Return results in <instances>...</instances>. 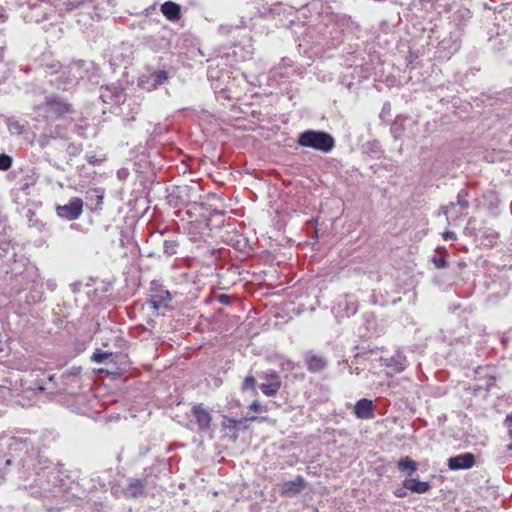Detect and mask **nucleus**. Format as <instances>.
<instances>
[{"label": "nucleus", "mask_w": 512, "mask_h": 512, "mask_svg": "<svg viewBox=\"0 0 512 512\" xmlns=\"http://www.w3.org/2000/svg\"><path fill=\"white\" fill-rule=\"evenodd\" d=\"M18 284L10 290L11 303L17 308V313L25 315L32 307L43 300L44 292L42 282L38 279L35 268H27L25 273H20Z\"/></svg>", "instance_id": "1"}, {"label": "nucleus", "mask_w": 512, "mask_h": 512, "mask_svg": "<svg viewBox=\"0 0 512 512\" xmlns=\"http://www.w3.org/2000/svg\"><path fill=\"white\" fill-rule=\"evenodd\" d=\"M36 475L35 484L40 488V494L44 497L56 496L65 486L60 468L53 463L40 467Z\"/></svg>", "instance_id": "2"}, {"label": "nucleus", "mask_w": 512, "mask_h": 512, "mask_svg": "<svg viewBox=\"0 0 512 512\" xmlns=\"http://www.w3.org/2000/svg\"><path fill=\"white\" fill-rule=\"evenodd\" d=\"M84 63L83 60H80L70 67H63L59 62L47 64L45 66L46 73L51 76L59 74L56 75L55 78L50 79L49 82L57 89L64 91L72 88L77 83L78 77H83L80 70Z\"/></svg>", "instance_id": "3"}, {"label": "nucleus", "mask_w": 512, "mask_h": 512, "mask_svg": "<svg viewBox=\"0 0 512 512\" xmlns=\"http://www.w3.org/2000/svg\"><path fill=\"white\" fill-rule=\"evenodd\" d=\"M71 105L59 96L50 95L33 108V118L37 121H55L65 114L71 113Z\"/></svg>", "instance_id": "4"}, {"label": "nucleus", "mask_w": 512, "mask_h": 512, "mask_svg": "<svg viewBox=\"0 0 512 512\" xmlns=\"http://www.w3.org/2000/svg\"><path fill=\"white\" fill-rule=\"evenodd\" d=\"M297 144L303 148L313 149L321 153H330L336 145L335 138L324 130L307 129L297 136Z\"/></svg>", "instance_id": "5"}, {"label": "nucleus", "mask_w": 512, "mask_h": 512, "mask_svg": "<svg viewBox=\"0 0 512 512\" xmlns=\"http://www.w3.org/2000/svg\"><path fill=\"white\" fill-rule=\"evenodd\" d=\"M344 19H331L328 23L321 24L318 27L320 34L319 44L328 48H335L344 39Z\"/></svg>", "instance_id": "6"}, {"label": "nucleus", "mask_w": 512, "mask_h": 512, "mask_svg": "<svg viewBox=\"0 0 512 512\" xmlns=\"http://www.w3.org/2000/svg\"><path fill=\"white\" fill-rule=\"evenodd\" d=\"M458 29L450 32L447 36L442 38L434 53V57L439 60H449L461 47V33L460 23L457 25Z\"/></svg>", "instance_id": "7"}, {"label": "nucleus", "mask_w": 512, "mask_h": 512, "mask_svg": "<svg viewBox=\"0 0 512 512\" xmlns=\"http://www.w3.org/2000/svg\"><path fill=\"white\" fill-rule=\"evenodd\" d=\"M171 293L156 281L151 283L149 298L147 303L153 310L166 307L171 301Z\"/></svg>", "instance_id": "8"}, {"label": "nucleus", "mask_w": 512, "mask_h": 512, "mask_svg": "<svg viewBox=\"0 0 512 512\" xmlns=\"http://www.w3.org/2000/svg\"><path fill=\"white\" fill-rule=\"evenodd\" d=\"M81 367H72L61 375L62 389L71 395L78 394L81 390Z\"/></svg>", "instance_id": "9"}, {"label": "nucleus", "mask_w": 512, "mask_h": 512, "mask_svg": "<svg viewBox=\"0 0 512 512\" xmlns=\"http://www.w3.org/2000/svg\"><path fill=\"white\" fill-rule=\"evenodd\" d=\"M82 212L83 200L79 197H73L66 204L56 206L57 215L67 221L78 219Z\"/></svg>", "instance_id": "10"}, {"label": "nucleus", "mask_w": 512, "mask_h": 512, "mask_svg": "<svg viewBox=\"0 0 512 512\" xmlns=\"http://www.w3.org/2000/svg\"><path fill=\"white\" fill-rule=\"evenodd\" d=\"M148 485V476L142 474L141 477H129L126 485L123 487V495L127 498L136 499L145 495Z\"/></svg>", "instance_id": "11"}, {"label": "nucleus", "mask_w": 512, "mask_h": 512, "mask_svg": "<svg viewBox=\"0 0 512 512\" xmlns=\"http://www.w3.org/2000/svg\"><path fill=\"white\" fill-rule=\"evenodd\" d=\"M193 422L197 425L199 433H207L211 428L212 415L202 403L196 404L191 408Z\"/></svg>", "instance_id": "12"}, {"label": "nucleus", "mask_w": 512, "mask_h": 512, "mask_svg": "<svg viewBox=\"0 0 512 512\" xmlns=\"http://www.w3.org/2000/svg\"><path fill=\"white\" fill-rule=\"evenodd\" d=\"M469 193L466 189H461L457 193L456 202H451L445 207L444 214L447 219L454 217L459 218L465 216L464 211L469 207Z\"/></svg>", "instance_id": "13"}, {"label": "nucleus", "mask_w": 512, "mask_h": 512, "mask_svg": "<svg viewBox=\"0 0 512 512\" xmlns=\"http://www.w3.org/2000/svg\"><path fill=\"white\" fill-rule=\"evenodd\" d=\"M125 97V90L120 85L110 84L100 88V98L104 103L119 105L125 100Z\"/></svg>", "instance_id": "14"}, {"label": "nucleus", "mask_w": 512, "mask_h": 512, "mask_svg": "<svg viewBox=\"0 0 512 512\" xmlns=\"http://www.w3.org/2000/svg\"><path fill=\"white\" fill-rule=\"evenodd\" d=\"M476 463V457L471 452L461 453L447 459V466L452 471L471 469Z\"/></svg>", "instance_id": "15"}, {"label": "nucleus", "mask_w": 512, "mask_h": 512, "mask_svg": "<svg viewBox=\"0 0 512 512\" xmlns=\"http://www.w3.org/2000/svg\"><path fill=\"white\" fill-rule=\"evenodd\" d=\"M307 370L311 373H321L329 364L328 358L314 351H307L304 355Z\"/></svg>", "instance_id": "16"}, {"label": "nucleus", "mask_w": 512, "mask_h": 512, "mask_svg": "<svg viewBox=\"0 0 512 512\" xmlns=\"http://www.w3.org/2000/svg\"><path fill=\"white\" fill-rule=\"evenodd\" d=\"M169 79L166 70H156L150 74L146 79L140 78L138 86L147 91H152L158 86L165 84Z\"/></svg>", "instance_id": "17"}, {"label": "nucleus", "mask_w": 512, "mask_h": 512, "mask_svg": "<svg viewBox=\"0 0 512 512\" xmlns=\"http://www.w3.org/2000/svg\"><path fill=\"white\" fill-rule=\"evenodd\" d=\"M385 366L395 373H401L409 366V361L401 350H396L394 354L385 359Z\"/></svg>", "instance_id": "18"}, {"label": "nucleus", "mask_w": 512, "mask_h": 512, "mask_svg": "<svg viewBox=\"0 0 512 512\" xmlns=\"http://www.w3.org/2000/svg\"><path fill=\"white\" fill-rule=\"evenodd\" d=\"M306 487V481L302 476H297L294 480L286 481L281 486V494L288 497L297 496Z\"/></svg>", "instance_id": "19"}, {"label": "nucleus", "mask_w": 512, "mask_h": 512, "mask_svg": "<svg viewBox=\"0 0 512 512\" xmlns=\"http://www.w3.org/2000/svg\"><path fill=\"white\" fill-rule=\"evenodd\" d=\"M354 414L358 419H372L375 415L373 401L367 398L358 400L354 406Z\"/></svg>", "instance_id": "20"}, {"label": "nucleus", "mask_w": 512, "mask_h": 512, "mask_svg": "<svg viewBox=\"0 0 512 512\" xmlns=\"http://www.w3.org/2000/svg\"><path fill=\"white\" fill-rule=\"evenodd\" d=\"M121 113L123 114V120L130 122L135 120L136 115L140 112L141 106L140 103L135 98H129L128 100L125 98L123 102H121Z\"/></svg>", "instance_id": "21"}, {"label": "nucleus", "mask_w": 512, "mask_h": 512, "mask_svg": "<svg viewBox=\"0 0 512 512\" xmlns=\"http://www.w3.org/2000/svg\"><path fill=\"white\" fill-rule=\"evenodd\" d=\"M161 13L172 22L181 18V6L173 1H166L160 6Z\"/></svg>", "instance_id": "22"}, {"label": "nucleus", "mask_w": 512, "mask_h": 512, "mask_svg": "<svg viewBox=\"0 0 512 512\" xmlns=\"http://www.w3.org/2000/svg\"><path fill=\"white\" fill-rule=\"evenodd\" d=\"M338 307L347 317L353 316L358 311V300L354 295L347 294L339 300Z\"/></svg>", "instance_id": "23"}, {"label": "nucleus", "mask_w": 512, "mask_h": 512, "mask_svg": "<svg viewBox=\"0 0 512 512\" xmlns=\"http://www.w3.org/2000/svg\"><path fill=\"white\" fill-rule=\"evenodd\" d=\"M405 488L409 489L413 493L424 494L431 489L430 482L420 481L418 479L408 477L403 481Z\"/></svg>", "instance_id": "24"}, {"label": "nucleus", "mask_w": 512, "mask_h": 512, "mask_svg": "<svg viewBox=\"0 0 512 512\" xmlns=\"http://www.w3.org/2000/svg\"><path fill=\"white\" fill-rule=\"evenodd\" d=\"M409 120V117L406 115H398L392 122L390 126V132L392 137L395 140L400 139L405 132V122Z\"/></svg>", "instance_id": "25"}, {"label": "nucleus", "mask_w": 512, "mask_h": 512, "mask_svg": "<svg viewBox=\"0 0 512 512\" xmlns=\"http://www.w3.org/2000/svg\"><path fill=\"white\" fill-rule=\"evenodd\" d=\"M5 123L11 136H20L26 126V121L14 117L6 118Z\"/></svg>", "instance_id": "26"}, {"label": "nucleus", "mask_w": 512, "mask_h": 512, "mask_svg": "<svg viewBox=\"0 0 512 512\" xmlns=\"http://www.w3.org/2000/svg\"><path fill=\"white\" fill-rule=\"evenodd\" d=\"M397 468L401 472H407L408 475L411 477L417 471L418 464L416 461L411 459L409 456H405V457H402L397 462Z\"/></svg>", "instance_id": "27"}, {"label": "nucleus", "mask_w": 512, "mask_h": 512, "mask_svg": "<svg viewBox=\"0 0 512 512\" xmlns=\"http://www.w3.org/2000/svg\"><path fill=\"white\" fill-rule=\"evenodd\" d=\"M88 199L94 204V210L101 209L103 200H104V189L102 188H94L90 190L88 193Z\"/></svg>", "instance_id": "28"}, {"label": "nucleus", "mask_w": 512, "mask_h": 512, "mask_svg": "<svg viewBox=\"0 0 512 512\" xmlns=\"http://www.w3.org/2000/svg\"><path fill=\"white\" fill-rule=\"evenodd\" d=\"M364 147L366 152L373 158L379 159L383 154L381 143L378 140L368 141Z\"/></svg>", "instance_id": "29"}, {"label": "nucleus", "mask_w": 512, "mask_h": 512, "mask_svg": "<svg viewBox=\"0 0 512 512\" xmlns=\"http://www.w3.org/2000/svg\"><path fill=\"white\" fill-rule=\"evenodd\" d=\"M280 387L281 382H265L259 386L262 393L268 397L276 395Z\"/></svg>", "instance_id": "30"}, {"label": "nucleus", "mask_w": 512, "mask_h": 512, "mask_svg": "<svg viewBox=\"0 0 512 512\" xmlns=\"http://www.w3.org/2000/svg\"><path fill=\"white\" fill-rule=\"evenodd\" d=\"M115 471L112 468L104 470L97 476L99 485L102 489L106 488L107 484H111L114 478Z\"/></svg>", "instance_id": "31"}, {"label": "nucleus", "mask_w": 512, "mask_h": 512, "mask_svg": "<svg viewBox=\"0 0 512 512\" xmlns=\"http://www.w3.org/2000/svg\"><path fill=\"white\" fill-rule=\"evenodd\" d=\"M178 245L179 243L175 238L165 239L163 242V252L167 256L175 255L177 253Z\"/></svg>", "instance_id": "32"}, {"label": "nucleus", "mask_w": 512, "mask_h": 512, "mask_svg": "<svg viewBox=\"0 0 512 512\" xmlns=\"http://www.w3.org/2000/svg\"><path fill=\"white\" fill-rule=\"evenodd\" d=\"M113 356L112 352L97 349L91 356V360L95 363H104Z\"/></svg>", "instance_id": "33"}, {"label": "nucleus", "mask_w": 512, "mask_h": 512, "mask_svg": "<svg viewBox=\"0 0 512 512\" xmlns=\"http://www.w3.org/2000/svg\"><path fill=\"white\" fill-rule=\"evenodd\" d=\"M85 0H61V10L71 12L83 4Z\"/></svg>", "instance_id": "34"}, {"label": "nucleus", "mask_w": 512, "mask_h": 512, "mask_svg": "<svg viewBox=\"0 0 512 512\" xmlns=\"http://www.w3.org/2000/svg\"><path fill=\"white\" fill-rule=\"evenodd\" d=\"M246 419L245 418H241V419H234V418H230V417H224L223 418V422H222V425L224 428H228L230 430H237L238 429V426L240 424H242Z\"/></svg>", "instance_id": "35"}, {"label": "nucleus", "mask_w": 512, "mask_h": 512, "mask_svg": "<svg viewBox=\"0 0 512 512\" xmlns=\"http://www.w3.org/2000/svg\"><path fill=\"white\" fill-rule=\"evenodd\" d=\"M242 390H251L253 394L257 393L256 390V379L253 376H247L245 377L243 383H242Z\"/></svg>", "instance_id": "36"}, {"label": "nucleus", "mask_w": 512, "mask_h": 512, "mask_svg": "<svg viewBox=\"0 0 512 512\" xmlns=\"http://www.w3.org/2000/svg\"><path fill=\"white\" fill-rule=\"evenodd\" d=\"M431 261L435 265V267L438 269L445 268L448 265L446 257L442 254L433 255L431 258Z\"/></svg>", "instance_id": "37"}, {"label": "nucleus", "mask_w": 512, "mask_h": 512, "mask_svg": "<svg viewBox=\"0 0 512 512\" xmlns=\"http://www.w3.org/2000/svg\"><path fill=\"white\" fill-rule=\"evenodd\" d=\"M241 25H231V24H221L218 27V32L222 35H229L233 32V30H237L243 25V21H240Z\"/></svg>", "instance_id": "38"}, {"label": "nucleus", "mask_w": 512, "mask_h": 512, "mask_svg": "<svg viewBox=\"0 0 512 512\" xmlns=\"http://www.w3.org/2000/svg\"><path fill=\"white\" fill-rule=\"evenodd\" d=\"M442 340H443V342H447L449 345H454L457 343H461V344L465 345V344L470 343L469 337H466V336H459L456 338L443 336Z\"/></svg>", "instance_id": "39"}, {"label": "nucleus", "mask_w": 512, "mask_h": 512, "mask_svg": "<svg viewBox=\"0 0 512 512\" xmlns=\"http://www.w3.org/2000/svg\"><path fill=\"white\" fill-rule=\"evenodd\" d=\"M12 157L8 154H0V171H7L12 165Z\"/></svg>", "instance_id": "40"}, {"label": "nucleus", "mask_w": 512, "mask_h": 512, "mask_svg": "<svg viewBox=\"0 0 512 512\" xmlns=\"http://www.w3.org/2000/svg\"><path fill=\"white\" fill-rule=\"evenodd\" d=\"M262 378L266 380V382H281L279 374L272 369L263 372Z\"/></svg>", "instance_id": "41"}, {"label": "nucleus", "mask_w": 512, "mask_h": 512, "mask_svg": "<svg viewBox=\"0 0 512 512\" xmlns=\"http://www.w3.org/2000/svg\"><path fill=\"white\" fill-rule=\"evenodd\" d=\"M66 151L69 154V156L75 157L81 153L82 146L80 144L70 143L68 144Z\"/></svg>", "instance_id": "42"}, {"label": "nucleus", "mask_w": 512, "mask_h": 512, "mask_svg": "<svg viewBox=\"0 0 512 512\" xmlns=\"http://www.w3.org/2000/svg\"><path fill=\"white\" fill-rule=\"evenodd\" d=\"M391 115V104L390 102H384L379 118L383 121L387 120Z\"/></svg>", "instance_id": "43"}, {"label": "nucleus", "mask_w": 512, "mask_h": 512, "mask_svg": "<svg viewBox=\"0 0 512 512\" xmlns=\"http://www.w3.org/2000/svg\"><path fill=\"white\" fill-rule=\"evenodd\" d=\"M470 19L471 18V11L467 8H463V9H459L455 14H454V20L456 21L457 19Z\"/></svg>", "instance_id": "44"}, {"label": "nucleus", "mask_w": 512, "mask_h": 512, "mask_svg": "<svg viewBox=\"0 0 512 512\" xmlns=\"http://www.w3.org/2000/svg\"><path fill=\"white\" fill-rule=\"evenodd\" d=\"M35 183V178L33 175L30 177L29 180H24L19 183V190L26 191L29 189L30 186H32Z\"/></svg>", "instance_id": "45"}, {"label": "nucleus", "mask_w": 512, "mask_h": 512, "mask_svg": "<svg viewBox=\"0 0 512 512\" xmlns=\"http://www.w3.org/2000/svg\"><path fill=\"white\" fill-rule=\"evenodd\" d=\"M407 488L403 485L402 487H398L393 491V494L397 498H404L407 496Z\"/></svg>", "instance_id": "46"}, {"label": "nucleus", "mask_w": 512, "mask_h": 512, "mask_svg": "<svg viewBox=\"0 0 512 512\" xmlns=\"http://www.w3.org/2000/svg\"><path fill=\"white\" fill-rule=\"evenodd\" d=\"M217 301L223 305H228L231 302V297L227 294H220L217 296Z\"/></svg>", "instance_id": "47"}, {"label": "nucleus", "mask_w": 512, "mask_h": 512, "mask_svg": "<svg viewBox=\"0 0 512 512\" xmlns=\"http://www.w3.org/2000/svg\"><path fill=\"white\" fill-rule=\"evenodd\" d=\"M51 139H54V137H53V136H51V135H50V136L45 135V134H44V135H41V136H40V138H39V144H40V146H41V147H45V146H47V145L49 144V141H50Z\"/></svg>", "instance_id": "48"}, {"label": "nucleus", "mask_w": 512, "mask_h": 512, "mask_svg": "<svg viewBox=\"0 0 512 512\" xmlns=\"http://www.w3.org/2000/svg\"><path fill=\"white\" fill-rule=\"evenodd\" d=\"M505 424L508 428L509 435L512 438V413L506 416Z\"/></svg>", "instance_id": "49"}, {"label": "nucleus", "mask_w": 512, "mask_h": 512, "mask_svg": "<svg viewBox=\"0 0 512 512\" xmlns=\"http://www.w3.org/2000/svg\"><path fill=\"white\" fill-rule=\"evenodd\" d=\"M249 408L254 412H258L261 410V404L258 401H253Z\"/></svg>", "instance_id": "50"}, {"label": "nucleus", "mask_w": 512, "mask_h": 512, "mask_svg": "<svg viewBox=\"0 0 512 512\" xmlns=\"http://www.w3.org/2000/svg\"><path fill=\"white\" fill-rule=\"evenodd\" d=\"M443 238H444L445 240H449V239H456V235H455V233H454V232H452V231H446V232H444V234H443Z\"/></svg>", "instance_id": "51"}, {"label": "nucleus", "mask_w": 512, "mask_h": 512, "mask_svg": "<svg viewBox=\"0 0 512 512\" xmlns=\"http://www.w3.org/2000/svg\"><path fill=\"white\" fill-rule=\"evenodd\" d=\"M370 302H371L373 305H377V304L382 305V304H383V303H381V302L378 300V298H377V296H376V292H375V291H373V293L371 294Z\"/></svg>", "instance_id": "52"}, {"label": "nucleus", "mask_w": 512, "mask_h": 512, "mask_svg": "<svg viewBox=\"0 0 512 512\" xmlns=\"http://www.w3.org/2000/svg\"><path fill=\"white\" fill-rule=\"evenodd\" d=\"M46 389H47V387H45L43 384H40V383L35 384V386L32 388L33 391H37V392H43Z\"/></svg>", "instance_id": "53"}, {"label": "nucleus", "mask_w": 512, "mask_h": 512, "mask_svg": "<svg viewBox=\"0 0 512 512\" xmlns=\"http://www.w3.org/2000/svg\"><path fill=\"white\" fill-rule=\"evenodd\" d=\"M8 254H9L8 251H6V256H5L6 259L4 260L5 262H8L11 259H14V257L16 256V253L14 251H12L10 255H8Z\"/></svg>", "instance_id": "54"}, {"label": "nucleus", "mask_w": 512, "mask_h": 512, "mask_svg": "<svg viewBox=\"0 0 512 512\" xmlns=\"http://www.w3.org/2000/svg\"><path fill=\"white\" fill-rule=\"evenodd\" d=\"M414 54L412 52H410V55H409V61H408V64L407 66L411 67V68H414L413 66V60H414Z\"/></svg>", "instance_id": "55"}, {"label": "nucleus", "mask_w": 512, "mask_h": 512, "mask_svg": "<svg viewBox=\"0 0 512 512\" xmlns=\"http://www.w3.org/2000/svg\"><path fill=\"white\" fill-rule=\"evenodd\" d=\"M70 228L71 229H75V230H79V231H82V228L79 224H76V223H73L70 225Z\"/></svg>", "instance_id": "56"}, {"label": "nucleus", "mask_w": 512, "mask_h": 512, "mask_svg": "<svg viewBox=\"0 0 512 512\" xmlns=\"http://www.w3.org/2000/svg\"><path fill=\"white\" fill-rule=\"evenodd\" d=\"M169 197H170L169 204H170V205H173L174 207H177V206L179 205V204H178V202H175V203L173 204V197H174V194H170V195H169Z\"/></svg>", "instance_id": "57"}, {"label": "nucleus", "mask_w": 512, "mask_h": 512, "mask_svg": "<svg viewBox=\"0 0 512 512\" xmlns=\"http://www.w3.org/2000/svg\"><path fill=\"white\" fill-rule=\"evenodd\" d=\"M508 333H505L502 338H501V342L503 344H506L508 341H509V337L507 336Z\"/></svg>", "instance_id": "58"}, {"label": "nucleus", "mask_w": 512, "mask_h": 512, "mask_svg": "<svg viewBox=\"0 0 512 512\" xmlns=\"http://www.w3.org/2000/svg\"><path fill=\"white\" fill-rule=\"evenodd\" d=\"M47 286L50 290H54L56 284L52 281H48Z\"/></svg>", "instance_id": "59"}, {"label": "nucleus", "mask_w": 512, "mask_h": 512, "mask_svg": "<svg viewBox=\"0 0 512 512\" xmlns=\"http://www.w3.org/2000/svg\"><path fill=\"white\" fill-rule=\"evenodd\" d=\"M282 61L284 62V65H287L289 66L290 65V60H287L286 58H283Z\"/></svg>", "instance_id": "60"}, {"label": "nucleus", "mask_w": 512, "mask_h": 512, "mask_svg": "<svg viewBox=\"0 0 512 512\" xmlns=\"http://www.w3.org/2000/svg\"><path fill=\"white\" fill-rule=\"evenodd\" d=\"M489 236H492L494 239V238H497L498 234L495 232H491V233H489Z\"/></svg>", "instance_id": "61"}, {"label": "nucleus", "mask_w": 512, "mask_h": 512, "mask_svg": "<svg viewBox=\"0 0 512 512\" xmlns=\"http://www.w3.org/2000/svg\"><path fill=\"white\" fill-rule=\"evenodd\" d=\"M221 93L223 94V97L229 98V96L226 94V91L224 89L221 91Z\"/></svg>", "instance_id": "62"}, {"label": "nucleus", "mask_w": 512, "mask_h": 512, "mask_svg": "<svg viewBox=\"0 0 512 512\" xmlns=\"http://www.w3.org/2000/svg\"><path fill=\"white\" fill-rule=\"evenodd\" d=\"M494 298H497V296H496V295H494V294H491V295H489V297H488V299H489V300H492V299H494Z\"/></svg>", "instance_id": "63"}, {"label": "nucleus", "mask_w": 512, "mask_h": 512, "mask_svg": "<svg viewBox=\"0 0 512 512\" xmlns=\"http://www.w3.org/2000/svg\"><path fill=\"white\" fill-rule=\"evenodd\" d=\"M506 448H507V450L511 451V450H512V444H508V445L506 446Z\"/></svg>", "instance_id": "64"}]
</instances>
